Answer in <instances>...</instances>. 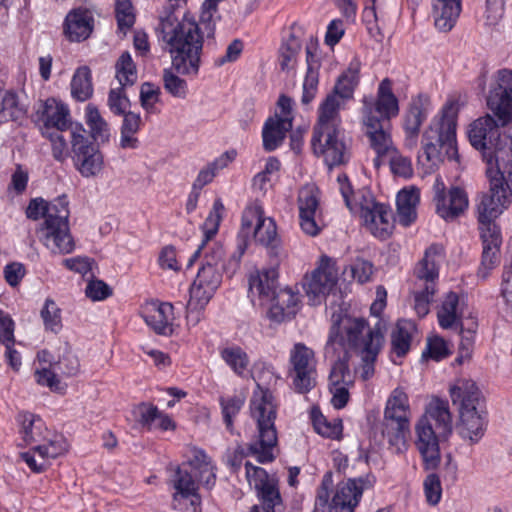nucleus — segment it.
<instances>
[{"instance_id": "nucleus-1", "label": "nucleus", "mask_w": 512, "mask_h": 512, "mask_svg": "<svg viewBox=\"0 0 512 512\" xmlns=\"http://www.w3.org/2000/svg\"><path fill=\"white\" fill-rule=\"evenodd\" d=\"M261 380L262 377L258 375L257 387L250 400L251 417L257 424V434L247 449L238 445L226 454V464L233 473L240 470L243 460L249 455L254 456L261 464L270 463L276 458L274 451L278 443L275 426L277 404L272 392L262 386Z\"/></svg>"}, {"instance_id": "nucleus-2", "label": "nucleus", "mask_w": 512, "mask_h": 512, "mask_svg": "<svg viewBox=\"0 0 512 512\" xmlns=\"http://www.w3.org/2000/svg\"><path fill=\"white\" fill-rule=\"evenodd\" d=\"M362 123L370 147L377 157L375 166L380 165L383 157L395 152L391 137V119L399 115V100L393 92V82L384 78L378 85L376 96L365 95L362 100Z\"/></svg>"}, {"instance_id": "nucleus-3", "label": "nucleus", "mask_w": 512, "mask_h": 512, "mask_svg": "<svg viewBox=\"0 0 512 512\" xmlns=\"http://www.w3.org/2000/svg\"><path fill=\"white\" fill-rule=\"evenodd\" d=\"M159 29L171 56L172 69L180 75L196 77L203 49V35L198 23L187 16L178 21L170 15L161 20Z\"/></svg>"}, {"instance_id": "nucleus-4", "label": "nucleus", "mask_w": 512, "mask_h": 512, "mask_svg": "<svg viewBox=\"0 0 512 512\" xmlns=\"http://www.w3.org/2000/svg\"><path fill=\"white\" fill-rule=\"evenodd\" d=\"M26 216L31 220H39L44 217L40 228V239L44 246L54 254H69L74 248V240L69 228V200L66 195H61L52 201H46L41 197L31 199Z\"/></svg>"}, {"instance_id": "nucleus-5", "label": "nucleus", "mask_w": 512, "mask_h": 512, "mask_svg": "<svg viewBox=\"0 0 512 512\" xmlns=\"http://www.w3.org/2000/svg\"><path fill=\"white\" fill-rule=\"evenodd\" d=\"M453 404L459 405V436L470 445L478 443L488 426V413L481 391L472 380H462L450 389Z\"/></svg>"}, {"instance_id": "nucleus-6", "label": "nucleus", "mask_w": 512, "mask_h": 512, "mask_svg": "<svg viewBox=\"0 0 512 512\" xmlns=\"http://www.w3.org/2000/svg\"><path fill=\"white\" fill-rule=\"evenodd\" d=\"M458 106L455 102L446 103L440 113L435 116L423 134L422 152L419 160L426 159L435 166L445 158L457 160L456 143Z\"/></svg>"}, {"instance_id": "nucleus-7", "label": "nucleus", "mask_w": 512, "mask_h": 512, "mask_svg": "<svg viewBox=\"0 0 512 512\" xmlns=\"http://www.w3.org/2000/svg\"><path fill=\"white\" fill-rule=\"evenodd\" d=\"M383 342L380 329H371L363 318L349 315H333V324L330 328L324 354L326 358H335L336 354L358 353L374 342Z\"/></svg>"}, {"instance_id": "nucleus-8", "label": "nucleus", "mask_w": 512, "mask_h": 512, "mask_svg": "<svg viewBox=\"0 0 512 512\" xmlns=\"http://www.w3.org/2000/svg\"><path fill=\"white\" fill-rule=\"evenodd\" d=\"M375 478L371 475L350 478L338 484L330 501L333 488L331 473H326L317 489L315 506L312 512H354L365 490L373 487Z\"/></svg>"}, {"instance_id": "nucleus-9", "label": "nucleus", "mask_w": 512, "mask_h": 512, "mask_svg": "<svg viewBox=\"0 0 512 512\" xmlns=\"http://www.w3.org/2000/svg\"><path fill=\"white\" fill-rule=\"evenodd\" d=\"M443 247L433 244L428 247L424 257L414 269V309L419 317L429 313L430 304L436 293L439 276V264L443 259Z\"/></svg>"}, {"instance_id": "nucleus-10", "label": "nucleus", "mask_w": 512, "mask_h": 512, "mask_svg": "<svg viewBox=\"0 0 512 512\" xmlns=\"http://www.w3.org/2000/svg\"><path fill=\"white\" fill-rule=\"evenodd\" d=\"M410 405L407 394L397 388L389 396L384 410L382 434L399 452L405 446L410 428Z\"/></svg>"}, {"instance_id": "nucleus-11", "label": "nucleus", "mask_w": 512, "mask_h": 512, "mask_svg": "<svg viewBox=\"0 0 512 512\" xmlns=\"http://www.w3.org/2000/svg\"><path fill=\"white\" fill-rule=\"evenodd\" d=\"M251 233L255 242L269 248L275 256L278 255L279 239L276 223L272 218L264 215L263 208L259 205L246 207L243 211L238 244H247Z\"/></svg>"}, {"instance_id": "nucleus-12", "label": "nucleus", "mask_w": 512, "mask_h": 512, "mask_svg": "<svg viewBox=\"0 0 512 512\" xmlns=\"http://www.w3.org/2000/svg\"><path fill=\"white\" fill-rule=\"evenodd\" d=\"M292 389L305 394L316 386L317 360L314 351L303 343H295L289 352L287 372Z\"/></svg>"}, {"instance_id": "nucleus-13", "label": "nucleus", "mask_w": 512, "mask_h": 512, "mask_svg": "<svg viewBox=\"0 0 512 512\" xmlns=\"http://www.w3.org/2000/svg\"><path fill=\"white\" fill-rule=\"evenodd\" d=\"M72 160L76 170L84 178L98 175L104 166V157L99 146L86 136V130L81 124H76L71 130Z\"/></svg>"}, {"instance_id": "nucleus-14", "label": "nucleus", "mask_w": 512, "mask_h": 512, "mask_svg": "<svg viewBox=\"0 0 512 512\" xmlns=\"http://www.w3.org/2000/svg\"><path fill=\"white\" fill-rule=\"evenodd\" d=\"M246 478L251 487L256 491L260 505V512H279L283 510V500L276 479L269 477L266 470L254 466L247 461L245 463Z\"/></svg>"}, {"instance_id": "nucleus-15", "label": "nucleus", "mask_w": 512, "mask_h": 512, "mask_svg": "<svg viewBox=\"0 0 512 512\" xmlns=\"http://www.w3.org/2000/svg\"><path fill=\"white\" fill-rule=\"evenodd\" d=\"M338 271L335 261L322 256L319 266L304 278L303 288L311 305L321 304L335 288Z\"/></svg>"}, {"instance_id": "nucleus-16", "label": "nucleus", "mask_w": 512, "mask_h": 512, "mask_svg": "<svg viewBox=\"0 0 512 512\" xmlns=\"http://www.w3.org/2000/svg\"><path fill=\"white\" fill-rule=\"evenodd\" d=\"M468 138L471 145L482 152L488 165L492 164L498 151L505 150L500 148L499 125L490 115L480 117L470 124Z\"/></svg>"}, {"instance_id": "nucleus-17", "label": "nucleus", "mask_w": 512, "mask_h": 512, "mask_svg": "<svg viewBox=\"0 0 512 512\" xmlns=\"http://www.w3.org/2000/svg\"><path fill=\"white\" fill-rule=\"evenodd\" d=\"M432 191L436 213L446 221L456 219L468 208L466 191L458 186H452L447 190L440 177L435 179Z\"/></svg>"}, {"instance_id": "nucleus-18", "label": "nucleus", "mask_w": 512, "mask_h": 512, "mask_svg": "<svg viewBox=\"0 0 512 512\" xmlns=\"http://www.w3.org/2000/svg\"><path fill=\"white\" fill-rule=\"evenodd\" d=\"M167 483L173 490L171 496L172 505L175 510H183L181 507L182 500H188L189 506L186 507V511H198L202 502L199 494V484L192 474L184 468V464L175 467Z\"/></svg>"}, {"instance_id": "nucleus-19", "label": "nucleus", "mask_w": 512, "mask_h": 512, "mask_svg": "<svg viewBox=\"0 0 512 512\" xmlns=\"http://www.w3.org/2000/svg\"><path fill=\"white\" fill-rule=\"evenodd\" d=\"M487 106L502 125L512 119V70L501 69L491 84Z\"/></svg>"}, {"instance_id": "nucleus-20", "label": "nucleus", "mask_w": 512, "mask_h": 512, "mask_svg": "<svg viewBox=\"0 0 512 512\" xmlns=\"http://www.w3.org/2000/svg\"><path fill=\"white\" fill-rule=\"evenodd\" d=\"M512 202L510 190L503 188L499 180L489 181V192L483 193L477 204L478 223H496V219Z\"/></svg>"}, {"instance_id": "nucleus-21", "label": "nucleus", "mask_w": 512, "mask_h": 512, "mask_svg": "<svg viewBox=\"0 0 512 512\" xmlns=\"http://www.w3.org/2000/svg\"><path fill=\"white\" fill-rule=\"evenodd\" d=\"M34 121L40 126L41 133L72 130L73 124L70 120L68 107L55 98H48L41 101L35 111ZM76 124H74L75 126Z\"/></svg>"}, {"instance_id": "nucleus-22", "label": "nucleus", "mask_w": 512, "mask_h": 512, "mask_svg": "<svg viewBox=\"0 0 512 512\" xmlns=\"http://www.w3.org/2000/svg\"><path fill=\"white\" fill-rule=\"evenodd\" d=\"M297 204L301 230L312 237L318 235L322 229L318 215L320 207L318 188L314 185L302 187L298 193Z\"/></svg>"}, {"instance_id": "nucleus-23", "label": "nucleus", "mask_w": 512, "mask_h": 512, "mask_svg": "<svg viewBox=\"0 0 512 512\" xmlns=\"http://www.w3.org/2000/svg\"><path fill=\"white\" fill-rule=\"evenodd\" d=\"M223 270L212 266H201L190 288V301L188 308L203 309L211 300L222 282Z\"/></svg>"}, {"instance_id": "nucleus-24", "label": "nucleus", "mask_w": 512, "mask_h": 512, "mask_svg": "<svg viewBox=\"0 0 512 512\" xmlns=\"http://www.w3.org/2000/svg\"><path fill=\"white\" fill-rule=\"evenodd\" d=\"M482 257L479 274L486 277L500 263L501 229L497 223H479Z\"/></svg>"}, {"instance_id": "nucleus-25", "label": "nucleus", "mask_w": 512, "mask_h": 512, "mask_svg": "<svg viewBox=\"0 0 512 512\" xmlns=\"http://www.w3.org/2000/svg\"><path fill=\"white\" fill-rule=\"evenodd\" d=\"M415 445L423 458L424 468L434 470L440 464L439 439L445 438L438 433L426 419H419L416 424Z\"/></svg>"}, {"instance_id": "nucleus-26", "label": "nucleus", "mask_w": 512, "mask_h": 512, "mask_svg": "<svg viewBox=\"0 0 512 512\" xmlns=\"http://www.w3.org/2000/svg\"><path fill=\"white\" fill-rule=\"evenodd\" d=\"M346 103L334 95L327 94L320 103L317 110V123L314 126V143L319 141L320 136L325 133L339 132L342 120L340 111L345 108Z\"/></svg>"}, {"instance_id": "nucleus-27", "label": "nucleus", "mask_w": 512, "mask_h": 512, "mask_svg": "<svg viewBox=\"0 0 512 512\" xmlns=\"http://www.w3.org/2000/svg\"><path fill=\"white\" fill-rule=\"evenodd\" d=\"M431 110L430 98L425 94H419L411 99L404 115L403 128L406 138L405 144L415 147L423 122L427 119Z\"/></svg>"}, {"instance_id": "nucleus-28", "label": "nucleus", "mask_w": 512, "mask_h": 512, "mask_svg": "<svg viewBox=\"0 0 512 512\" xmlns=\"http://www.w3.org/2000/svg\"><path fill=\"white\" fill-rule=\"evenodd\" d=\"M173 309L171 303L152 301L142 308L141 316L155 333L168 336L173 333Z\"/></svg>"}, {"instance_id": "nucleus-29", "label": "nucleus", "mask_w": 512, "mask_h": 512, "mask_svg": "<svg viewBox=\"0 0 512 512\" xmlns=\"http://www.w3.org/2000/svg\"><path fill=\"white\" fill-rule=\"evenodd\" d=\"M311 145L316 155H322L330 168L341 165L348 160V151L345 143L339 139V132L325 133L319 141L314 143V135Z\"/></svg>"}, {"instance_id": "nucleus-30", "label": "nucleus", "mask_w": 512, "mask_h": 512, "mask_svg": "<svg viewBox=\"0 0 512 512\" xmlns=\"http://www.w3.org/2000/svg\"><path fill=\"white\" fill-rule=\"evenodd\" d=\"M133 414L139 425L148 431L156 429L161 431H173L176 428V423L172 418L151 403L142 402L138 404L133 409Z\"/></svg>"}, {"instance_id": "nucleus-31", "label": "nucleus", "mask_w": 512, "mask_h": 512, "mask_svg": "<svg viewBox=\"0 0 512 512\" xmlns=\"http://www.w3.org/2000/svg\"><path fill=\"white\" fill-rule=\"evenodd\" d=\"M299 298L290 288L279 289L266 304L269 305L268 316L275 322H283L297 313Z\"/></svg>"}, {"instance_id": "nucleus-32", "label": "nucleus", "mask_w": 512, "mask_h": 512, "mask_svg": "<svg viewBox=\"0 0 512 512\" xmlns=\"http://www.w3.org/2000/svg\"><path fill=\"white\" fill-rule=\"evenodd\" d=\"M246 250V243L238 244V253L233 254L228 261L227 264L223 263L224 258V249L222 245L218 243H213L208 245L205 244L204 249H202L201 254L197 257L199 258L203 254V262L202 266H212L213 268L223 270L229 276L235 273L240 264V258L244 254Z\"/></svg>"}, {"instance_id": "nucleus-33", "label": "nucleus", "mask_w": 512, "mask_h": 512, "mask_svg": "<svg viewBox=\"0 0 512 512\" xmlns=\"http://www.w3.org/2000/svg\"><path fill=\"white\" fill-rule=\"evenodd\" d=\"M292 117H269L262 130L263 148L267 152L276 150L282 145L286 133L292 129Z\"/></svg>"}, {"instance_id": "nucleus-34", "label": "nucleus", "mask_w": 512, "mask_h": 512, "mask_svg": "<svg viewBox=\"0 0 512 512\" xmlns=\"http://www.w3.org/2000/svg\"><path fill=\"white\" fill-rule=\"evenodd\" d=\"M420 419H426L444 437H448L452 433V416L447 400L437 397L431 399Z\"/></svg>"}, {"instance_id": "nucleus-35", "label": "nucleus", "mask_w": 512, "mask_h": 512, "mask_svg": "<svg viewBox=\"0 0 512 512\" xmlns=\"http://www.w3.org/2000/svg\"><path fill=\"white\" fill-rule=\"evenodd\" d=\"M462 11V0H433L432 16L435 27L441 32L450 31Z\"/></svg>"}, {"instance_id": "nucleus-36", "label": "nucleus", "mask_w": 512, "mask_h": 512, "mask_svg": "<svg viewBox=\"0 0 512 512\" xmlns=\"http://www.w3.org/2000/svg\"><path fill=\"white\" fill-rule=\"evenodd\" d=\"M369 217H360L367 230L375 237L386 239L392 231V210L389 205L377 203Z\"/></svg>"}, {"instance_id": "nucleus-37", "label": "nucleus", "mask_w": 512, "mask_h": 512, "mask_svg": "<svg viewBox=\"0 0 512 512\" xmlns=\"http://www.w3.org/2000/svg\"><path fill=\"white\" fill-rule=\"evenodd\" d=\"M93 17L88 10L75 9L65 19L64 31L70 41L86 40L93 30Z\"/></svg>"}, {"instance_id": "nucleus-38", "label": "nucleus", "mask_w": 512, "mask_h": 512, "mask_svg": "<svg viewBox=\"0 0 512 512\" xmlns=\"http://www.w3.org/2000/svg\"><path fill=\"white\" fill-rule=\"evenodd\" d=\"M493 160H495V167L492 163L486 169L489 181L499 180L504 189L510 190L512 197V140L508 149L498 151Z\"/></svg>"}, {"instance_id": "nucleus-39", "label": "nucleus", "mask_w": 512, "mask_h": 512, "mask_svg": "<svg viewBox=\"0 0 512 512\" xmlns=\"http://www.w3.org/2000/svg\"><path fill=\"white\" fill-rule=\"evenodd\" d=\"M462 317H464V304L460 302L455 292H449L437 311L439 326L443 329H453L458 327Z\"/></svg>"}, {"instance_id": "nucleus-40", "label": "nucleus", "mask_w": 512, "mask_h": 512, "mask_svg": "<svg viewBox=\"0 0 512 512\" xmlns=\"http://www.w3.org/2000/svg\"><path fill=\"white\" fill-rule=\"evenodd\" d=\"M360 69L361 62L359 59L354 58L350 62L347 70L338 78L329 94L343 100L345 103L351 100L353 98L354 91L359 84Z\"/></svg>"}, {"instance_id": "nucleus-41", "label": "nucleus", "mask_w": 512, "mask_h": 512, "mask_svg": "<svg viewBox=\"0 0 512 512\" xmlns=\"http://www.w3.org/2000/svg\"><path fill=\"white\" fill-rule=\"evenodd\" d=\"M277 278L278 272L274 267L257 272L249 278V290L259 296L262 304H266L278 291Z\"/></svg>"}, {"instance_id": "nucleus-42", "label": "nucleus", "mask_w": 512, "mask_h": 512, "mask_svg": "<svg viewBox=\"0 0 512 512\" xmlns=\"http://www.w3.org/2000/svg\"><path fill=\"white\" fill-rule=\"evenodd\" d=\"M26 113L27 107L17 92L0 88V123L17 121Z\"/></svg>"}, {"instance_id": "nucleus-43", "label": "nucleus", "mask_w": 512, "mask_h": 512, "mask_svg": "<svg viewBox=\"0 0 512 512\" xmlns=\"http://www.w3.org/2000/svg\"><path fill=\"white\" fill-rule=\"evenodd\" d=\"M420 197L417 189H403L398 192L396 198L398 222L404 226H410L417 218V205Z\"/></svg>"}, {"instance_id": "nucleus-44", "label": "nucleus", "mask_w": 512, "mask_h": 512, "mask_svg": "<svg viewBox=\"0 0 512 512\" xmlns=\"http://www.w3.org/2000/svg\"><path fill=\"white\" fill-rule=\"evenodd\" d=\"M224 210L225 208L221 199H216L213 203L211 211L209 212L202 225L204 239L189 259L188 266H191L196 261L197 257L201 254L202 249H204L205 244L208 243L217 234L223 218Z\"/></svg>"}, {"instance_id": "nucleus-45", "label": "nucleus", "mask_w": 512, "mask_h": 512, "mask_svg": "<svg viewBox=\"0 0 512 512\" xmlns=\"http://www.w3.org/2000/svg\"><path fill=\"white\" fill-rule=\"evenodd\" d=\"M123 116V121L120 127V140L119 147L121 149L135 150L139 148L140 141L137 133L142 126V118L139 113L129 111Z\"/></svg>"}, {"instance_id": "nucleus-46", "label": "nucleus", "mask_w": 512, "mask_h": 512, "mask_svg": "<svg viewBox=\"0 0 512 512\" xmlns=\"http://www.w3.org/2000/svg\"><path fill=\"white\" fill-rule=\"evenodd\" d=\"M415 331L416 326L411 320H398L391 333L392 352L398 357L406 355L410 350L412 336Z\"/></svg>"}, {"instance_id": "nucleus-47", "label": "nucleus", "mask_w": 512, "mask_h": 512, "mask_svg": "<svg viewBox=\"0 0 512 512\" xmlns=\"http://www.w3.org/2000/svg\"><path fill=\"white\" fill-rule=\"evenodd\" d=\"M313 49H315L313 44L306 47L308 67L303 82V93L301 97V102L304 105L309 104L315 98L319 84L318 64L314 59Z\"/></svg>"}, {"instance_id": "nucleus-48", "label": "nucleus", "mask_w": 512, "mask_h": 512, "mask_svg": "<svg viewBox=\"0 0 512 512\" xmlns=\"http://www.w3.org/2000/svg\"><path fill=\"white\" fill-rule=\"evenodd\" d=\"M86 124L90 129V135L93 143L96 145L107 143L110 139V129L108 123L100 115L99 110L89 104L86 107Z\"/></svg>"}, {"instance_id": "nucleus-49", "label": "nucleus", "mask_w": 512, "mask_h": 512, "mask_svg": "<svg viewBox=\"0 0 512 512\" xmlns=\"http://www.w3.org/2000/svg\"><path fill=\"white\" fill-rule=\"evenodd\" d=\"M220 357L238 376L242 377L248 370L250 359L244 349L238 345H229L220 349Z\"/></svg>"}, {"instance_id": "nucleus-50", "label": "nucleus", "mask_w": 512, "mask_h": 512, "mask_svg": "<svg viewBox=\"0 0 512 512\" xmlns=\"http://www.w3.org/2000/svg\"><path fill=\"white\" fill-rule=\"evenodd\" d=\"M350 356L336 354L335 358H329L333 361L332 368L328 378V387L332 386H353L354 376L349 369Z\"/></svg>"}, {"instance_id": "nucleus-51", "label": "nucleus", "mask_w": 512, "mask_h": 512, "mask_svg": "<svg viewBox=\"0 0 512 512\" xmlns=\"http://www.w3.org/2000/svg\"><path fill=\"white\" fill-rule=\"evenodd\" d=\"M71 94L78 101H86L93 94L92 75L88 66H81L71 80Z\"/></svg>"}, {"instance_id": "nucleus-52", "label": "nucleus", "mask_w": 512, "mask_h": 512, "mask_svg": "<svg viewBox=\"0 0 512 512\" xmlns=\"http://www.w3.org/2000/svg\"><path fill=\"white\" fill-rule=\"evenodd\" d=\"M245 400L246 399L243 394H233L228 396H221L219 398L223 421L227 430H229L231 433L233 432L234 418L240 413L245 404Z\"/></svg>"}, {"instance_id": "nucleus-53", "label": "nucleus", "mask_w": 512, "mask_h": 512, "mask_svg": "<svg viewBox=\"0 0 512 512\" xmlns=\"http://www.w3.org/2000/svg\"><path fill=\"white\" fill-rule=\"evenodd\" d=\"M234 156H231L228 152L222 154L220 157L216 158L211 163L207 164L204 168H202L196 179L194 180L192 186L202 190L207 184L211 183L217 173L225 168L229 162L233 160Z\"/></svg>"}, {"instance_id": "nucleus-54", "label": "nucleus", "mask_w": 512, "mask_h": 512, "mask_svg": "<svg viewBox=\"0 0 512 512\" xmlns=\"http://www.w3.org/2000/svg\"><path fill=\"white\" fill-rule=\"evenodd\" d=\"M116 79L120 86H132L137 81V69L129 52H123L115 64Z\"/></svg>"}, {"instance_id": "nucleus-55", "label": "nucleus", "mask_w": 512, "mask_h": 512, "mask_svg": "<svg viewBox=\"0 0 512 512\" xmlns=\"http://www.w3.org/2000/svg\"><path fill=\"white\" fill-rule=\"evenodd\" d=\"M46 331L57 334L62 329L61 309L54 300L47 298L40 312Z\"/></svg>"}, {"instance_id": "nucleus-56", "label": "nucleus", "mask_w": 512, "mask_h": 512, "mask_svg": "<svg viewBox=\"0 0 512 512\" xmlns=\"http://www.w3.org/2000/svg\"><path fill=\"white\" fill-rule=\"evenodd\" d=\"M383 342H377L374 339L372 344L368 345L369 348H365L364 350L356 353L361 357V378L363 380H368L374 375V363L376 361L377 355L380 352L381 346Z\"/></svg>"}, {"instance_id": "nucleus-57", "label": "nucleus", "mask_w": 512, "mask_h": 512, "mask_svg": "<svg viewBox=\"0 0 512 512\" xmlns=\"http://www.w3.org/2000/svg\"><path fill=\"white\" fill-rule=\"evenodd\" d=\"M313 426L316 432L324 437L339 439L342 434V421L340 419H327L322 414L313 415Z\"/></svg>"}, {"instance_id": "nucleus-58", "label": "nucleus", "mask_w": 512, "mask_h": 512, "mask_svg": "<svg viewBox=\"0 0 512 512\" xmlns=\"http://www.w3.org/2000/svg\"><path fill=\"white\" fill-rule=\"evenodd\" d=\"M163 84L165 90L173 97L184 99L188 93L186 80L180 78L171 69H164Z\"/></svg>"}, {"instance_id": "nucleus-59", "label": "nucleus", "mask_w": 512, "mask_h": 512, "mask_svg": "<svg viewBox=\"0 0 512 512\" xmlns=\"http://www.w3.org/2000/svg\"><path fill=\"white\" fill-rule=\"evenodd\" d=\"M455 328L459 329V334L461 336V348L469 351L473 345L475 334L478 328L477 319L472 315L467 317L464 316L459 320L458 327Z\"/></svg>"}, {"instance_id": "nucleus-60", "label": "nucleus", "mask_w": 512, "mask_h": 512, "mask_svg": "<svg viewBox=\"0 0 512 512\" xmlns=\"http://www.w3.org/2000/svg\"><path fill=\"white\" fill-rule=\"evenodd\" d=\"M451 354L448 343L439 336L430 337L427 340L426 348L422 358H429L434 361H441Z\"/></svg>"}, {"instance_id": "nucleus-61", "label": "nucleus", "mask_w": 512, "mask_h": 512, "mask_svg": "<svg viewBox=\"0 0 512 512\" xmlns=\"http://www.w3.org/2000/svg\"><path fill=\"white\" fill-rule=\"evenodd\" d=\"M125 87L111 89L108 94V107L115 115L121 116L129 112L130 100L125 93Z\"/></svg>"}, {"instance_id": "nucleus-62", "label": "nucleus", "mask_w": 512, "mask_h": 512, "mask_svg": "<svg viewBox=\"0 0 512 512\" xmlns=\"http://www.w3.org/2000/svg\"><path fill=\"white\" fill-rule=\"evenodd\" d=\"M353 200V206L355 207L354 211H351L354 214H358L359 217H369L370 209L375 207L378 203L373 194L368 189H361L356 192Z\"/></svg>"}, {"instance_id": "nucleus-63", "label": "nucleus", "mask_w": 512, "mask_h": 512, "mask_svg": "<svg viewBox=\"0 0 512 512\" xmlns=\"http://www.w3.org/2000/svg\"><path fill=\"white\" fill-rule=\"evenodd\" d=\"M115 15L118 28L121 31L125 32L134 25L135 15L133 13V6L130 0H117Z\"/></svg>"}, {"instance_id": "nucleus-64", "label": "nucleus", "mask_w": 512, "mask_h": 512, "mask_svg": "<svg viewBox=\"0 0 512 512\" xmlns=\"http://www.w3.org/2000/svg\"><path fill=\"white\" fill-rule=\"evenodd\" d=\"M280 167L281 163L276 157H269L264 169L254 176L253 186L259 190L265 189L266 184L271 181V176L276 174Z\"/></svg>"}]
</instances>
